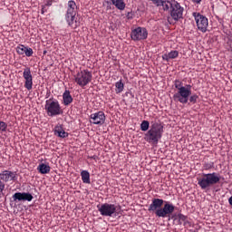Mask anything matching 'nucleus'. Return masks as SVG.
<instances>
[{"mask_svg": "<svg viewBox=\"0 0 232 232\" xmlns=\"http://www.w3.org/2000/svg\"><path fill=\"white\" fill-rule=\"evenodd\" d=\"M115 88L116 93H122V92H124V83L122 82V80H120L115 83Z\"/></svg>", "mask_w": 232, "mask_h": 232, "instance_id": "412c9836", "label": "nucleus"}, {"mask_svg": "<svg viewBox=\"0 0 232 232\" xmlns=\"http://www.w3.org/2000/svg\"><path fill=\"white\" fill-rule=\"evenodd\" d=\"M8 130V124L5 121H0V131L5 133Z\"/></svg>", "mask_w": 232, "mask_h": 232, "instance_id": "393cba45", "label": "nucleus"}, {"mask_svg": "<svg viewBox=\"0 0 232 232\" xmlns=\"http://www.w3.org/2000/svg\"><path fill=\"white\" fill-rule=\"evenodd\" d=\"M148 211L154 213L159 218H168L175 212V207L169 202H165L164 204V199L153 198Z\"/></svg>", "mask_w": 232, "mask_h": 232, "instance_id": "f03ea898", "label": "nucleus"}, {"mask_svg": "<svg viewBox=\"0 0 232 232\" xmlns=\"http://www.w3.org/2000/svg\"><path fill=\"white\" fill-rule=\"evenodd\" d=\"M13 199L14 202L27 201L32 202L34 200V196L28 192H16L13 195Z\"/></svg>", "mask_w": 232, "mask_h": 232, "instance_id": "2eb2a0df", "label": "nucleus"}, {"mask_svg": "<svg viewBox=\"0 0 232 232\" xmlns=\"http://www.w3.org/2000/svg\"><path fill=\"white\" fill-rule=\"evenodd\" d=\"M174 86L178 92L174 93L172 99L174 102H180V104H188V101L192 104H197V101L198 100V95L193 94L191 95V88L193 86L191 84H187L184 86L182 81L175 80Z\"/></svg>", "mask_w": 232, "mask_h": 232, "instance_id": "f257e3e1", "label": "nucleus"}, {"mask_svg": "<svg viewBox=\"0 0 232 232\" xmlns=\"http://www.w3.org/2000/svg\"><path fill=\"white\" fill-rule=\"evenodd\" d=\"M228 204H230V206H232V196L228 198Z\"/></svg>", "mask_w": 232, "mask_h": 232, "instance_id": "f704fd0d", "label": "nucleus"}, {"mask_svg": "<svg viewBox=\"0 0 232 232\" xmlns=\"http://www.w3.org/2000/svg\"><path fill=\"white\" fill-rule=\"evenodd\" d=\"M42 14H44V7L42 8Z\"/></svg>", "mask_w": 232, "mask_h": 232, "instance_id": "c9c22d12", "label": "nucleus"}, {"mask_svg": "<svg viewBox=\"0 0 232 232\" xmlns=\"http://www.w3.org/2000/svg\"><path fill=\"white\" fill-rule=\"evenodd\" d=\"M59 0H52L53 3H57Z\"/></svg>", "mask_w": 232, "mask_h": 232, "instance_id": "e433bc0d", "label": "nucleus"}, {"mask_svg": "<svg viewBox=\"0 0 232 232\" xmlns=\"http://www.w3.org/2000/svg\"><path fill=\"white\" fill-rule=\"evenodd\" d=\"M97 208L102 217H117V211L121 209V206L110 203L98 205Z\"/></svg>", "mask_w": 232, "mask_h": 232, "instance_id": "9d476101", "label": "nucleus"}, {"mask_svg": "<svg viewBox=\"0 0 232 232\" xmlns=\"http://www.w3.org/2000/svg\"><path fill=\"white\" fill-rule=\"evenodd\" d=\"M54 135L56 137H59L60 139H66V137H68V132H66L64 130V129L63 128V124H57L54 127Z\"/></svg>", "mask_w": 232, "mask_h": 232, "instance_id": "dca6fc26", "label": "nucleus"}, {"mask_svg": "<svg viewBox=\"0 0 232 232\" xmlns=\"http://www.w3.org/2000/svg\"><path fill=\"white\" fill-rule=\"evenodd\" d=\"M152 3L154 5H157V6H160V5L162 6V3H164V1H162V0H152Z\"/></svg>", "mask_w": 232, "mask_h": 232, "instance_id": "c756f323", "label": "nucleus"}, {"mask_svg": "<svg viewBox=\"0 0 232 232\" xmlns=\"http://www.w3.org/2000/svg\"><path fill=\"white\" fill-rule=\"evenodd\" d=\"M81 177H82V180L83 182V184H90V172H88V170H82L81 172Z\"/></svg>", "mask_w": 232, "mask_h": 232, "instance_id": "aec40b11", "label": "nucleus"}, {"mask_svg": "<svg viewBox=\"0 0 232 232\" xmlns=\"http://www.w3.org/2000/svg\"><path fill=\"white\" fill-rule=\"evenodd\" d=\"M26 51V46H24V44L18 45L16 47V53H18V55H24Z\"/></svg>", "mask_w": 232, "mask_h": 232, "instance_id": "4be33fe9", "label": "nucleus"}, {"mask_svg": "<svg viewBox=\"0 0 232 232\" xmlns=\"http://www.w3.org/2000/svg\"><path fill=\"white\" fill-rule=\"evenodd\" d=\"M162 8L165 12H169L173 21H180L184 18V8L176 0H164Z\"/></svg>", "mask_w": 232, "mask_h": 232, "instance_id": "7ed1b4c3", "label": "nucleus"}, {"mask_svg": "<svg viewBox=\"0 0 232 232\" xmlns=\"http://www.w3.org/2000/svg\"><path fill=\"white\" fill-rule=\"evenodd\" d=\"M24 86L30 92L34 88V76L32 75V70L30 67H25L23 72Z\"/></svg>", "mask_w": 232, "mask_h": 232, "instance_id": "ddd939ff", "label": "nucleus"}, {"mask_svg": "<svg viewBox=\"0 0 232 232\" xmlns=\"http://www.w3.org/2000/svg\"><path fill=\"white\" fill-rule=\"evenodd\" d=\"M75 15H77V4H75V1L71 0L67 3L65 21L68 26L72 28H79V26H81V22L77 20Z\"/></svg>", "mask_w": 232, "mask_h": 232, "instance_id": "39448f33", "label": "nucleus"}, {"mask_svg": "<svg viewBox=\"0 0 232 232\" xmlns=\"http://www.w3.org/2000/svg\"><path fill=\"white\" fill-rule=\"evenodd\" d=\"M24 54L26 55V57H32V55H34V49L30 47H25Z\"/></svg>", "mask_w": 232, "mask_h": 232, "instance_id": "bb28decb", "label": "nucleus"}, {"mask_svg": "<svg viewBox=\"0 0 232 232\" xmlns=\"http://www.w3.org/2000/svg\"><path fill=\"white\" fill-rule=\"evenodd\" d=\"M92 79H93V74L88 69L80 71L74 75V82L81 88L88 86V83L92 82Z\"/></svg>", "mask_w": 232, "mask_h": 232, "instance_id": "6e6552de", "label": "nucleus"}, {"mask_svg": "<svg viewBox=\"0 0 232 232\" xmlns=\"http://www.w3.org/2000/svg\"><path fill=\"white\" fill-rule=\"evenodd\" d=\"M227 44L229 47L228 50L230 52H232V36L228 37V41H227Z\"/></svg>", "mask_w": 232, "mask_h": 232, "instance_id": "c85d7f7f", "label": "nucleus"}, {"mask_svg": "<svg viewBox=\"0 0 232 232\" xmlns=\"http://www.w3.org/2000/svg\"><path fill=\"white\" fill-rule=\"evenodd\" d=\"M164 134V126L160 122H154L151 124L150 130L145 134V140L149 144H159V140L162 139Z\"/></svg>", "mask_w": 232, "mask_h": 232, "instance_id": "20e7f679", "label": "nucleus"}, {"mask_svg": "<svg viewBox=\"0 0 232 232\" xmlns=\"http://www.w3.org/2000/svg\"><path fill=\"white\" fill-rule=\"evenodd\" d=\"M192 15L196 21L198 30H199V32H202L203 34H206V32H208V26L209 25L208 17L200 14V13H193Z\"/></svg>", "mask_w": 232, "mask_h": 232, "instance_id": "9b49d317", "label": "nucleus"}, {"mask_svg": "<svg viewBox=\"0 0 232 232\" xmlns=\"http://www.w3.org/2000/svg\"><path fill=\"white\" fill-rule=\"evenodd\" d=\"M89 159H92V160H95L97 159V156L93 155V156L89 157Z\"/></svg>", "mask_w": 232, "mask_h": 232, "instance_id": "72a5a7b5", "label": "nucleus"}, {"mask_svg": "<svg viewBox=\"0 0 232 232\" xmlns=\"http://www.w3.org/2000/svg\"><path fill=\"white\" fill-rule=\"evenodd\" d=\"M218 182H220V175L217 174V172L203 173L201 178L198 179V184L201 189H209L211 186H215Z\"/></svg>", "mask_w": 232, "mask_h": 232, "instance_id": "423d86ee", "label": "nucleus"}, {"mask_svg": "<svg viewBox=\"0 0 232 232\" xmlns=\"http://www.w3.org/2000/svg\"><path fill=\"white\" fill-rule=\"evenodd\" d=\"M48 117H56V115H63V109L57 100H46L44 105Z\"/></svg>", "mask_w": 232, "mask_h": 232, "instance_id": "0eeeda50", "label": "nucleus"}, {"mask_svg": "<svg viewBox=\"0 0 232 232\" xmlns=\"http://www.w3.org/2000/svg\"><path fill=\"white\" fill-rule=\"evenodd\" d=\"M106 121V115L104 111L94 112L90 115V122L91 124H94L96 126H102Z\"/></svg>", "mask_w": 232, "mask_h": 232, "instance_id": "4468645a", "label": "nucleus"}, {"mask_svg": "<svg viewBox=\"0 0 232 232\" xmlns=\"http://www.w3.org/2000/svg\"><path fill=\"white\" fill-rule=\"evenodd\" d=\"M50 166L46 165L44 163H41L38 167H37V170L39 171V173H41L42 175H46L48 173H50Z\"/></svg>", "mask_w": 232, "mask_h": 232, "instance_id": "a211bd4d", "label": "nucleus"}, {"mask_svg": "<svg viewBox=\"0 0 232 232\" xmlns=\"http://www.w3.org/2000/svg\"><path fill=\"white\" fill-rule=\"evenodd\" d=\"M132 41H144L148 39V30L144 27H137L130 33Z\"/></svg>", "mask_w": 232, "mask_h": 232, "instance_id": "f8f14e48", "label": "nucleus"}, {"mask_svg": "<svg viewBox=\"0 0 232 232\" xmlns=\"http://www.w3.org/2000/svg\"><path fill=\"white\" fill-rule=\"evenodd\" d=\"M169 53H165L162 55V60L163 61H167V63L169 61Z\"/></svg>", "mask_w": 232, "mask_h": 232, "instance_id": "7c9ffc66", "label": "nucleus"}, {"mask_svg": "<svg viewBox=\"0 0 232 232\" xmlns=\"http://www.w3.org/2000/svg\"><path fill=\"white\" fill-rule=\"evenodd\" d=\"M169 57L170 59H177V57H179V51H171L169 53Z\"/></svg>", "mask_w": 232, "mask_h": 232, "instance_id": "cd10ccee", "label": "nucleus"}, {"mask_svg": "<svg viewBox=\"0 0 232 232\" xmlns=\"http://www.w3.org/2000/svg\"><path fill=\"white\" fill-rule=\"evenodd\" d=\"M178 218H179V224L180 225L184 224V222L188 220V217L184 216L183 214H179Z\"/></svg>", "mask_w": 232, "mask_h": 232, "instance_id": "a878e982", "label": "nucleus"}, {"mask_svg": "<svg viewBox=\"0 0 232 232\" xmlns=\"http://www.w3.org/2000/svg\"><path fill=\"white\" fill-rule=\"evenodd\" d=\"M213 168H215V163L213 161L205 162L203 164V169H205L206 171L213 169Z\"/></svg>", "mask_w": 232, "mask_h": 232, "instance_id": "b1692460", "label": "nucleus"}, {"mask_svg": "<svg viewBox=\"0 0 232 232\" xmlns=\"http://www.w3.org/2000/svg\"><path fill=\"white\" fill-rule=\"evenodd\" d=\"M17 180V173L12 170H3L0 172V198L5 191V182H15Z\"/></svg>", "mask_w": 232, "mask_h": 232, "instance_id": "1a4fd4ad", "label": "nucleus"}, {"mask_svg": "<svg viewBox=\"0 0 232 232\" xmlns=\"http://www.w3.org/2000/svg\"><path fill=\"white\" fill-rule=\"evenodd\" d=\"M63 101L64 106H70V104L73 102V97H72V94L70 93L69 90H65L63 93Z\"/></svg>", "mask_w": 232, "mask_h": 232, "instance_id": "f3484780", "label": "nucleus"}, {"mask_svg": "<svg viewBox=\"0 0 232 232\" xmlns=\"http://www.w3.org/2000/svg\"><path fill=\"white\" fill-rule=\"evenodd\" d=\"M140 130L141 131H148V130H150V121H141Z\"/></svg>", "mask_w": 232, "mask_h": 232, "instance_id": "5701e85b", "label": "nucleus"}, {"mask_svg": "<svg viewBox=\"0 0 232 232\" xmlns=\"http://www.w3.org/2000/svg\"><path fill=\"white\" fill-rule=\"evenodd\" d=\"M111 3L118 10H124L126 8L124 0H111Z\"/></svg>", "mask_w": 232, "mask_h": 232, "instance_id": "6ab92c4d", "label": "nucleus"}, {"mask_svg": "<svg viewBox=\"0 0 232 232\" xmlns=\"http://www.w3.org/2000/svg\"><path fill=\"white\" fill-rule=\"evenodd\" d=\"M53 4V2L52 0H47L45 3V6H52Z\"/></svg>", "mask_w": 232, "mask_h": 232, "instance_id": "2f4dec72", "label": "nucleus"}, {"mask_svg": "<svg viewBox=\"0 0 232 232\" xmlns=\"http://www.w3.org/2000/svg\"><path fill=\"white\" fill-rule=\"evenodd\" d=\"M193 3H197V5H200L202 3V0H192Z\"/></svg>", "mask_w": 232, "mask_h": 232, "instance_id": "473e14b6", "label": "nucleus"}]
</instances>
